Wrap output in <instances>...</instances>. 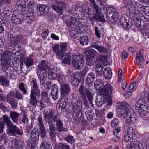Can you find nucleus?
Segmentation results:
<instances>
[{
	"mask_svg": "<svg viewBox=\"0 0 149 149\" xmlns=\"http://www.w3.org/2000/svg\"><path fill=\"white\" fill-rule=\"evenodd\" d=\"M92 47L95 48L97 50L99 53H104L107 52V50L106 48L98 45L92 44Z\"/></svg>",
	"mask_w": 149,
	"mask_h": 149,
	"instance_id": "33",
	"label": "nucleus"
},
{
	"mask_svg": "<svg viewBox=\"0 0 149 149\" xmlns=\"http://www.w3.org/2000/svg\"><path fill=\"white\" fill-rule=\"evenodd\" d=\"M80 74H73L72 75L71 82L72 85L77 86L79 84L80 77Z\"/></svg>",
	"mask_w": 149,
	"mask_h": 149,
	"instance_id": "21",
	"label": "nucleus"
},
{
	"mask_svg": "<svg viewBox=\"0 0 149 149\" xmlns=\"http://www.w3.org/2000/svg\"><path fill=\"white\" fill-rule=\"evenodd\" d=\"M127 7L129 8V10L131 11V13L132 12V11L131 10V9L134 10L135 8V6L133 3L131 1H129L128 2L127 5Z\"/></svg>",
	"mask_w": 149,
	"mask_h": 149,
	"instance_id": "60",
	"label": "nucleus"
},
{
	"mask_svg": "<svg viewBox=\"0 0 149 149\" xmlns=\"http://www.w3.org/2000/svg\"><path fill=\"white\" fill-rule=\"evenodd\" d=\"M70 56L69 54H67L65 56V57L62 61V63L66 64H68L70 63Z\"/></svg>",
	"mask_w": 149,
	"mask_h": 149,
	"instance_id": "54",
	"label": "nucleus"
},
{
	"mask_svg": "<svg viewBox=\"0 0 149 149\" xmlns=\"http://www.w3.org/2000/svg\"><path fill=\"white\" fill-rule=\"evenodd\" d=\"M66 103L61 102L59 105V109L61 111L64 112L66 110Z\"/></svg>",
	"mask_w": 149,
	"mask_h": 149,
	"instance_id": "59",
	"label": "nucleus"
},
{
	"mask_svg": "<svg viewBox=\"0 0 149 149\" xmlns=\"http://www.w3.org/2000/svg\"><path fill=\"white\" fill-rule=\"evenodd\" d=\"M41 97L42 100L46 103L49 102L48 96V92L46 91H43L41 93Z\"/></svg>",
	"mask_w": 149,
	"mask_h": 149,
	"instance_id": "42",
	"label": "nucleus"
},
{
	"mask_svg": "<svg viewBox=\"0 0 149 149\" xmlns=\"http://www.w3.org/2000/svg\"><path fill=\"white\" fill-rule=\"evenodd\" d=\"M136 60L137 61H138V62L144 61V58L140 52H139V53L136 54Z\"/></svg>",
	"mask_w": 149,
	"mask_h": 149,
	"instance_id": "52",
	"label": "nucleus"
},
{
	"mask_svg": "<svg viewBox=\"0 0 149 149\" xmlns=\"http://www.w3.org/2000/svg\"><path fill=\"white\" fill-rule=\"evenodd\" d=\"M55 2L57 4V5H51L52 8L58 13L62 14L63 10L66 8V4L61 1V0H56Z\"/></svg>",
	"mask_w": 149,
	"mask_h": 149,
	"instance_id": "9",
	"label": "nucleus"
},
{
	"mask_svg": "<svg viewBox=\"0 0 149 149\" xmlns=\"http://www.w3.org/2000/svg\"><path fill=\"white\" fill-rule=\"evenodd\" d=\"M19 116V114L16 112L11 111L10 112V117L14 123H17Z\"/></svg>",
	"mask_w": 149,
	"mask_h": 149,
	"instance_id": "27",
	"label": "nucleus"
},
{
	"mask_svg": "<svg viewBox=\"0 0 149 149\" xmlns=\"http://www.w3.org/2000/svg\"><path fill=\"white\" fill-rule=\"evenodd\" d=\"M22 17L23 19V21H25V22L28 23H31L33 21L34 19V17L32 16H23Z\"/></svg>",
	"mask_w": 149,
	"mask_h": 149,
	"instance_id": "45",
	"label": "nucleus"
},
{
	"mask_svg": "<svg viewBox=\"0 0 149 149\" xmlns=\"http://www.w3.org/2000/svg\"><path fill=\"white\" fill-rule=\"evenodd\" d=\"M47 112L45 110L43 111V118L46 123H47L49 126V133L51 137H53L55 134V128L52 120L49 119L47 115Z\"/></svg>",
	"mask_w": 149,
	"mask_h": 149,
	"instance_id": "8",
	"label": "nucleus"
},
{
	"mask_svg": "<svg viewBox=\"0 0 149 149\" xmlns=\"http://www.w3.org/2000/svg\"><path fill=\"white\" fill-rule=\"evenodd\" d=\"M119 123V120L117 119H113L111 124V126L113 127L116 126Z\"/></svg>",
	"mask_w": 149,
	"mask_h": 149,
	"instance_id": "64",
	"label": "nucleus"
},
{
	"mask_svg": "<svg viewBox=\"0 0 149 149\" xmlns=\"http://www.w3.org/2000/svg\"><path fill=\"white\" fill-rule=\"evenodd\" d=\"M48 117L50 120L54 122H55V125L57 130L59 132H62L65 131V129L63 128V123L62 121L59 119H58V115L56 114L53 115V113L52 111L47 112Z\"/></svg>",
	"mask_w": 149,
	"mask_h": 149,
	"instance_id": "5",
	"label": "nucleus"
},
{
	"mask_svg": "<svg viewBox=\"0 0 149 149\" xmlns=\"http://www.w3.org/2000/svg\"><path fill=\"white\" fill-rule=\"evenodd\" d=\"M130 147L132 149H144L142 143L138 141L134 142L130 144Z\"/></svg>",
	"mask_w": 149,
	"mask_h": 149,
	"instance_id": "28",
	"label": "nucleus"
},
{
	"mask_svg": "<svg viewBox=\"0 0 149 149\" xmlns=\"http://www.w3.org/2000/svg\"><path fill=\"white\" fill-rule=\"evenodd\" d=\"M98 97H102L100 98H97L96 101V105L99 107L101 106L104 103L105 100L103 97L99 96Z\"/></svg>",
	"mask_w": 149,
	"mask_h": 149,
	"instance_id": "51",
	"label": "nucleus"
},
{
	"mask_svg": "<svg viewBox=\"0 0 149 149\" xmlns=\"http://www.w3.org/2000/svg\"><path fill=\"white\" fill-rule=\"evenodd\" d=\"M12 20L13 23L16 25L20 24L23 21V19L17 17H16L15 16L13 17Z\"/></svg>",
	"mask_w": 149,
	"mask_h": 149,
	"instance_id": "49",
	"label": "nucleus"
},
{
	"mask_svg": "<svg viewBox=\"0 0 149 149\" xmlns=\"http://www.w3.org/2000/svg\"><path fill=\"white\" fill-rule=\"evenodd\" d=\"M11 148L12 149H16L22 146V141L19 139H14L12 141Z\"/></svg>",
	"mask_w": 149,
	"mask_h": 149,
	"instance_id": "25",
	"label": "nucleus"
},
{
	"mask_svg": "<svg viewBox=\"0 0 149 149\" xmlns=\"http://www.w3.org/2000/svg\"><path fill=\"white\" fill-rule=\"evenodd\" d=\"M111 68L110 67L106 68L104 71V75L107 79H109L112 77Z\"/></svg>",
	"mask_w": 149,
	"mask_h": 149,
	"instance_id": "29",
	"label": "nucleus"
},
{
	"mask_svg": "<svg viewBox=\"0 0 149 149\" xmlns=\"http://www.w3.org/2000/svg\"><path fill=\"white\" fill-rule=\"evenodd\" d=\"M73 100L72 103V109L73 111H82V103L79 100L76 99L74 102L75 99Z\"/></svg>",
	"mask_w": 149,
	"mask_h": 149,
	"instance_id": "12",
	"label": "nucleus"
},
{
	"mask_svg": "<svg viewBox=\"0 0 149 149\" xmlns=\"http://www.w3.org/2000/svg\"><path fill=\"white\" fill-rule=\"evenodd\" d=\"M65 139L66 141L70 144H72L75 141V139H73V136H72L67 137Z\"/></svg>",
	"mask_w": 149,
	"mask_h": 149,
	"instance_id": "56",
	"label": "nucleus"
},
{
	"mask_svg": "<svg viewBox=\"0 0 149 149\" xmlns=\"http://www.w3.org/2000/svg\"><path fill=\"white\" fill-rule=\"evenodd\" d=\"M70 34L71 37L73 38H76L78 36V33L76 29H70L69 28Z\"/></svg>",
	"mask_w": 149,
	"mask_h": 149,
	"instance_id": "46",
	"label": "nucleus"
},
{
	"mask_svg": "<svg viewBox=\"0 0 149 149\" xmlns=\"http://www.w3.org/2000/svg\"><path fill=\"white\" fill-rule=\"evenodd\" d=\"M130 15L132 17H137V15H138L140 17V19H141V22L140 24V29H142L147 25L148 23L147 20L140 11L139 10L134 11V12L130 13Z\"/></svg>",
	"mask_w": 149,
	"mask_h": 149,
	"instance_id": "7",
	"label": "nucleus"
},
{
	"mask_svg": "<svg viewBox=\"0 0 149 149\" xmlns=\"http://www.w3.org/2000/svg\"><path fill=\"white\" fill-rule=\"evenodd\" d=\"M40 149H52V146L49 144L45 139L42 141Z\"/></svg>",
	"mask_w": 149,
	"mask_h": 149,
	"instance_id": "34",
	"label": "nucleus"
},
{
	"mask_svg": "<svg viewBox=\"0 0 149 149\" xmlns=\"http://www.w3.org/2000/svg\"><path fill=\"white\" fill-rule=\"evenodd\" d=\"M37 75L40 80V83L42 85L44 84L46 78V71L43 70L42 72H37Z\"/></svg>",
	"mask_w": 149,
	"mask_h": 149,
	"instance_id": "20",
	"label": "nucleus"
},
{
	"mask_svg": "<svg viewBox=\"0 0 149 149\" xmlns=\"http://www.w3.org/2000/svg\"><path fill=\"white\" fill-rule=\"evenodd\" d=\"M79 41L82 45H86L88 42V38L87 36L84 35L80 37Z\"/></svg>",
	"mask_w": 149,
	"mask_h": 149,
	"instance_id": "41",
	"label": "nucleus"
},
{
	"mask_svg": "<svg viewBox=\"0 0 149 149\" xmlns=\"http://www.w3.org/2000/svg\"><path fill=\"white\" fill-rule=\"evenodd\" d=\"M1 61L2 67L5 69H7L10 66V59H1Z\"/></svg>",
	"mask_w": 149,
	"mask_h": 149,
	"instance_id": "40",
	"label": "nucleus"
},
{
	"mask_svg": "<svg viewBox=\"0 0 149 149\" xmlns=\"http://www.w3.org/2000/svg\"><path fill=\"white\" fill-rule=\"evenodd\" d=\"M136 107L139 108L138 106L139 107V108L148 109V107L147 106V103L146 102L144 99L140 98L136 104Z\"/></svg>",
	"mask_w": 149,
	"mask_h": 149,
	"instance_id": "23",
	"label": "nucleus"
},
{
	"mask_svg": "<svg viewBox=\"0 0 149 149\" xmlns=\"http://www.w3.org/2000/svg\"><path fill=\"white\" fill-rule=\"evenodd\" d=\"M118 13L116 12L109 8L107 11L106 18L109 21L112 22L114 20H116L118 18Z\"/></svg>",
	"mask_w": 149,
	"mask_h": 149,
	"instance_id": "13",
	"label": "nucleus"
},
{
	"mask_svg": "<svg viewBox=\"0 0 149 149\" xmlns=\"http://www.w3.org/2000/svg\"><path fill=\"white\" fill-rule=\"evenodd\" d=\"M94 73L91 72L88 74L86 79V82L88 85H91L90 87H92V85L94 83L95 79Z\"/></svg>",
	"mask_w": 149,
	"mask_h": 149,
	"instance_id": "18",
	"label": "nucleus"
},
{
	"mask_svg": "<svg viewBox=\"0 0 149 149\" xmlns=\"http://www.w3.org/2000/svg\"><path fill=\"white\" fill-rule=\"evenodd\" d=\"M37 120L40 130V136L42 138H47L46 132L45 130V127L43 123L42 118L41 117H39L38 118Z\"/></svg>",
	"mask_w": 149,
	"mask_h": 149,
	"instance_id": "11",
	"label": "nucleus"
},
{
	"mask_svg": "<svg viewBox=\"0 0 149 149\" xmlns=\"http://www.w3.org/2000/svg\"><path fill=\"white\" fill-rule=\"evenodd\" d=\"M11 54L9 50L5 51L2 55L1 59H10V56Z\"/></svg>",
	"mask_w": 149,
	"mask_h": 149,
	"instance_id": "44",
	"label": "nucleus"
},
{
	"mask_svg": "<svg viewBox=\"0 0 149 149\" xmlns=\"http://www.w3.org/2000/svg\"><path fill=\"white\" fill-rule=\"evenodd\" d=\"M31 139L30 141L28 140V145L31 148V149H33L36 145L38 143V136H31Z\"/></svg>",
	"mask_w": 149,
	"mask_h": 149,
	"instance_id": "19",
	"label": "nucleus"
},
{
	"mask_svg": "<svg viewBox=\"0 0 149 149\" xmlns=\"http://www.w3.org/2000/svg\"><path fill=\"white\" fill-rule=\"evenodd\" d=\"M71 90L68 84H62L60 88L61 95H67Z\"/></svg>",
	"mask_w": 149,
	"mask_h": 149,
	"instance_id": "15",
	"label": "nucleus"
},
{
	"mask_svg": "<svg viewBox=\"0 0 149 149\" xmlns=\"http://www.w3.org/2000/svg\"><path fill=\"white\" fill-rule=\"evenodd\" d=\"M13 44L14 45V47L13 49V51L17 50L16 52L18 53H19L21 51V46L18 44V43H16L15 44L13 43Z\"/></svg>",
	"mask_w": 149,
	"mask_h": 149,
	"instance_id": "57",
	"label": "nucleus"
},
{
	"mask_svg": "<svg viewBox=\"0 0 149 149\" xmlns=\"http://www.w3.org/2000/svg\"><path fill=\"white\" fill-rule=\"evenodd\" d=\"M103 66L100 64H97L96 66L95 71L97 76H100L102 74Z\"/></svg>",
	"mask_w": 149,
	"mask_h": 149,
	"instance_id": "37",
	"label": "nucleus"
},
{
	"mask_svg": "<svg viewBox=\"0 0 149 149\" xmlns=\"http://www.w3.org/2000/svg\"><path fill=\"white\" fill-rule=\"evenodd\" d=\"M104 85L103 81L100 79H97L95 82L94 86L97 90L102 89Z\"/></svg>",
	"mask_w": 149,
	"mask_h": 149,
	"instance_id": "32",
	"label": "nucleus"
},
{
	"mask_svg": "<svg viewBox=\"0 0 149 149\" xmlns=\"http://www.w3.org/2000/svg\"><path fill=\"white\" fill-rule=\"evenodd\" d=\"M58 88L54 84L52 86V89L51 93V95L52 98L54 100H56L58 97Z\"/></svg>",
	"mask_w": 149,
	"mask_h": 149,
	"instance_id": "22",
	"label": "nucleus"
},
{
	"mask_svg": "<svg viewBox=\"0 0 149 149\" xmlns=\"http://www.w3.org/2000/svg\"><path fill=\"white\" fill-rule=\"evenodd\" d=\"M134 20L135 25L138 28L140 29V24L141 22V19H140V17L137 15V17H133Z\"/></svg>",
	"mask_w": 149,
	"mask_h": 149,
	"instance_id": "50",
	"label": "nucleus"
},
{
	"mask_svg": "<svg viewBox=\"0 0 149 149\" xmlns=\"http://www.w3.org/2000/svg\"><path fill=\"white\" fill-rule=\"evenodd\" d=\"M60 49L59 45L56 44L53 47V49L56 54L57 58L62 59L65 55V52L66 50L67 45L66 43H61L60 44Z\"/></svg>",
	"mask_w": 149,
	"mask_h": 149,
	"instance_id": "4",
	"label": "nucleus"
},
{
	"mask_svg": "<svg viewBox=\"0 0 149 149\" xmlns=\"http://www.w3.org/2000/svg\"><path fill=\"white\" fill-rule=\"evenodd\" d=\"M84 22L81 19L77 21L76 20V25H75V27L74 29H76L77 30L81 29L84 26Z\"/></svg>",
	"mask_w": 149,
	"mask_h": 149,
	"instance_id": "43",
	"label": "nucleus"
},
{
	"mask_svg": "<svg viewBox=\"0 0 149 149\" xmlns=\"http://www.w3.org/2000/svg\"><path fill=\"white\" fill-rule=\"evenodd\" d=\"M84 59L82 54L74 56L72 59V64L76 69H81L84 66Z\"/></svg>",
	"mask_w": 149,
	"mask_h": 149,
	"instance_id": "6",
	"label": "nucleus"
},
{
	"mask_svg": "<svg viewBox=\"0 0 149 149\" xmlns=\"http://www.w3.org/2000/svg\"><path fill=\"white\" fill-rule=\"evenodd\" d=\"M24 63L27 67L33 65V60L31 57L27 58L24 61Z\"/></svg>",
	"mask_w": 149,
	"mask_h": 149,
	"instance_id": "48",
	"label": "nucleus"
},
{
	"mask_svg": "<svg viewBox=\"0 0 149 149\" xmlns=\"http://www.w3.org/2000/svg\"><path fill=\"white\" fill-rule=\"evenodd\" d=\"M77 19L75 17H71L68 19L66 21V24L67 26L70 27V29H74L75 27V25Z\"/></svg>",
	"mask_w": 149,
	"mask_h": 149,
	"instance_id": "24",
	"label": "nucleus"
},
{
	"mask_svg": "<svg viewBox=\"0 0 149 149\" xmlns=\"http://www.w3.org/2000/svg\"><path fill=\"white\" fill-rule=\"evenodd\" d=\"M140 10L148 16L149 17V7L143 5L140 7Z\"/></svg>",
	"mask_w": 149,
	"mask_h": 149,
	"instance_id": "47",
	"label": "nucleus"
},
{
	"mask_svg": "<svg viewBox=\"0 0 149 149\" xmlns=\"http://www.w3.org/2000/svg\"><path fill=\"white\" fill-rule=\"evenodd\" d=\"M21 37H19L18 36H16L11 38L10 41L13 43H18V42L21 40Z\"/></svg>",
	"mask_w": 149,
	"mask_h": 149,
	"instance_id": "55",
	"label": "nucleus"
},
{
	"mask_svg": "<svg viewBox=\"0 0 149 149\" xmlns=\"http://www.w3.org/2000/svg\"><path fill=\"white\" fill-rule=\"evenodd\" d=\"M40 95V94L38 95H36L34 92H33V91L31 92L30 95V104L34 106H36V105L38 101L36 97V96L38 97Z\"/></svg>",
	"mask_w": 149,
	"mask_h": 149,
	"instance_id": "26",
	"label": "nucleus"
},
{
	"mask_svg": "<svg viewBox=\"0 0 149 149\" xmlns=\"http://www.w3.org/2000/svg\"><path fill=\"white\" fill-rule=\"evenodd\" d=\"M88 86V85L86 86L81 85L79 88V91L83 99H86L87 97L90 104H92L93 94L91 92L92 87H89Z\"/></svg>",
	"mask_w": 149,
	"mask_h": 149,
	"instance_id": "2",
	"label": "nucleus"
},
{
	"mask_svg": "<svg viewBox=\"0 0 149 149\" xmlns=\"http://www.w3.org/2000/svg\"><path fill=\"white\" fill-rule=\"evenodd\" d=\"M82 118V111H73L72 118L74 121L77 122H80Z\"/></svg>",
	"mask_w": 149,
	"mask_h": 149,
	"instance_id": "17",
	"label": "nucleus"
},
{
	"mask_svg": "<svg viewBox=\"0 0 149 149\" xmlns=\"http://www.w3.org/2000/svg\"><path fill=\"white\" fill-rule=\"evenodd\" d=\"M31 134V136H38L39 134L38 129L36 128L33 129L32 131Z\"/></svg>",
	"mask_w": 149,
	"mask_h": 149,
	"instance_id": "62",
	"label": "nucleus"
},
{
	"mask_svg": "<svg viewBox=\"0 0 149 149\" xmlns=\"http://www.w3.org/2000/svg\"><path fill=\"white\" fill-rule=\"evenodd\" d=\"M9 81L4 76L0 77V83L2 85L6 87H8L9 86Z\"/></svg>",
	"mask_w": 149,
	"mask_h": 149,
	"instance_id": "38",
	"label": "nucleus"
},
{
	"mask_svg": "<svg viewBox=\"0 0 149 149\" xmlns=\"http://www.w3.org/2000/svg\"><path fill=\"white\" fill-rule=\"evenodd\" d=\"M33 88L31 90V92L33 91L36 95H38L40 94V91L38 88L36 79L35 78H33L32 80Z\"/></svg>",
	"mask_w": 149,
	"mask_h": 149,
	"instance_id": "31",
	"label": "nucleus"
},
{
	"mask_svg": "<svg viewBox=\"0 0 149 149\" xmlns=\"http://www.w3.org/2000/svg\"><path fill=\"white\" fill-rule=\"evenodd\" d=\"M3 120L7 127L9 132L11 134H16L17 135H22V131L16 125L13 124L9 118L6 115L3 116Z\"/></svg>",
	"mask_w": 149,
	"mask_h": 149,
	"instance_id": "3",
	"label": "nucleus"
},
{
	"mask_svg": "<svg viewBox=\"0 0 149 149\" xmlns=\"http://www.w3.org/2000/svg\"><path fill=\"white\" fill-rule=\"evenodd\" d=\"M148 111V109L146 110L144 109L139 108V110L137 111V112L140 116L143 117L147 114Z\"/></svg>",
	"mask_w": 149,
	"mask_h": 149,
	"instance_id": "53",
	"label": "nucleus"
},
{
	"mask_svg": "<svg viewBox=\"0 0 149 149\" xmlns=\"http://www.w3.org/2000/svg\"><path fill=\"white\" fill-rule=\"evenodd\" d=\"M49 77L50 79H52L55 78L57 76V74L55 73H54L51 70L48 72Z\"/></svg>",
	"mask_w": 149,
	"mask_h": 149,
	"instance_id": "63",
	"label": "nucleus"
},
{
	"mask_svg": "<svg viewBox=\"0 0 149 149\" xmlns=\"http://www.w3.org/2000/svg\"><path fill=\"white\" fill-rule=\"evenodd\" d=\"M90 19L91 20L95 21H99L102 22H105L104 17L102 13H95Z\"/></svg>",
	"mask_w": 149,
	"mask_h": 149,
	"instance_id": "16",
	"label": "nucleus"
},
{
	"mask_svg": "<svg viewBox=\"0 0 149 149\" xmlns=\"http://www.w3.org/2000/svg\"><path fill=\"white\" fill-rule=\"evenodd\" d=\"M93 8L94 14L101 13L100 8L98 5L95 4V5L93 6Z\"/></svg>",
	"mask_w": 149,
	"mask_h": 149,
	"instance_id": "58",
	"label": "nucleus"
},
{
	"mask_svg": "<svg viewBox=\"0 0 149 149\" xmlns=\"http://www.w3.org/2000/svg\"><path fill=\"white\" fill-rule=\"evenodd\" d=\"M125 114L127 119L125 125L127 129L125 131L124 139L125 142H128L132 139H135L136 137L135 131L130 126L132 123H134L137 119L136 115L132 109L127 110Z\"/></svg>",
	"mask_w": 149,
	"mask_h": 149,
	"instance_id": "1",
	"label": "nucleus"
},
{
	"mask_svg": "<svg viewBox=\"0 0 149 149\" xmlns=\"http://www.w3.org/2000/svg\"><path fill=\"white\" fill-rule=\"evenodd\" d=\"M85 113L87 120L89 122H91L93 118L94 113L93 111L88 110L86 111Z\"/></svg>",
	"mask_w": 149,
	"mask_h": 149,
	"instance_id": "36",
	"label": "nucleus"
},
{
	"mask_svg": "<svg viewBox=\"0 0 149 149\" xmlns=\"http://www.w3.org/2000/svg\"><path fill=\"white\" fill-rule=\"evenodd\" d=\"M45 60H42L40 65L38 66V68L37 69V72H42L43 70L45 71L48 68V66L45 63Z\"/></svg>",
	"mask_w": 149,
	"mask_h": 149,
	"instance_id": "30",
	"label": "nucleus"
},
{
	"mask_svg": "<svg viewBox=\"0 0 149 149\" xmlns=\"http://www.w3.org/2000/svg\"><path fill=\"white\" fill-rule=\"evenodd\" d=\"M132 20L126 15H123L120 19V23L122 26L125 28H127L130 26Z\"/></svg>",
	"mask_w": 149,
	"mask_h": 149,
	"instance_id": "10",
	"label": "nucleus"
},
{
	"mask_svg": "<svg viewBox=\"0 0 149 149\" xmlns=\"http://www.w3.org/2000/svg\"><path fill=\"white\" fill-rule=\"evenodd\" d=\"M48 9V7L45 5H41L39 8V12H46V10ZM47 12V11H46Z\"/></svg>",
	"mask_w": 149,
	"mask_h": 149,
	"instance_id": "61",
	"label": "nucleus"
},
{
	"mask_svg": "<svg viewBox=\"0 0 149 149\" xmlns=\"http://www.w3.org/2000/svg\"><path fill=\"white\" fill-rule=\"evenodd\" d=\"M7 101L11 105L13 109H16L17 106V103L15 99L13 98H10V97L8 96L7 97Z\"/></svg>",
	"mask_w": 149,
	"mask_h": 149,
	"instance_id": "35",
	"label": "nucleus"
},
{
	"mask_svg": "<svg viewBox=\"0 0 149 149\" xmlns=\"http://www.w3.org/2000/svg\"><path fill=\"white\" fill-rule=\"evenodd\" d=\"M86 54L87 57L93 58L96 55V52L94 50H89L87 51Z\"/></svg>",
	"mask_w": 149,
	"mask_h": 149,
	"instance_id": "39",
	"label": "nucleus"
},
{
	"mask_svg": "<svg viewBox=\"0 0 149 149\" xmlns=\"http://www.w3.org/2000/svg\"><path fill=\"white\" fill-rule=\"evenodd\" d=\"M112 86L110 84H107L101 89V92L104 96L110 95L112 93Z\"/></svg>",
	"mask_w": 149,
	"mask_h": 149,
	"instance_id": "14",
	"label": "nucleus"
}]
</instances>
